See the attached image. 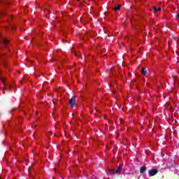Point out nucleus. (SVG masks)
Returning a JSON list of instances; mask_svg holds the SVG:
<instances>
[{
    "label": "nucleus",
    "mask_w": 179,
    "mask_h": 179,
    "mask_svg": "<svg viewBox=\"0 0 179 179\" xmlns=\"http://www.w3.org/2000/svg\"><path fill=\"white\" fill-rule=\"evenodd\" d=\"M150 177H153V176H156L157 173H158L157 169H151L148 171Z\"/></svg>",
    "instance_id": "nucleus-1"
},
{
    "label": "nucleus",
    "mask_w": 179,
    "mask_h": 179,
    "mask_svg": "<svg viewBox=\"0 0 179 179\" xmlns=\"http://www.w3.org/2000/svg\"><path fill=\"white\" fill-rule=\"evenodd\" d=\"M122 170V166H120L116 170L115 169H111L110 173H113V174H115L117 173H120Z\"/></svg>",
    "instance_id": "nucleus-2"
},
{
    "label": "nucleus",
    "mask_w": 179,
    "mask_h": 179,
    "mask_svg": "<svg viewBox=\"0 0 179 179\" xmlns=\"http://www.w3.org/2000/svg\"><path fill=\"white\" fill-rule=\"evenodd\" d=\"M76 103V99H75V97H72L69 101L70 107L73 108V106H75Z\"/></svg>",
    "instance_id": "nucleus-3"
},
{
    "label": "nucleus",
    "mask_w": 179,
    "mask_h": 179,
    "mask_svg": "<svg viewBox=\"0 0 179 179\" xmlns=\"http://www.w3.org/2000/svg\"><path fill=\"white\" fill-rule=\"evenodd\" d=\"M0 41H2L4 45H6V44H8V39L3 38L2 36L1 35H0Z\"/></svg>",
    "instance_id": "nucleus-4"
},
{
    "label": "nucleus",
    "mask_w": 179,
    "mask_h": 179,
    "mask_svg": "<svg viewBox=\"0 0 179 179\" xmlns=\"http://www.w3.org/2000/svg\"><path fill=\"white\" fill-rule=\"evenodd\" d=\"M146 171V166H142L140 169V173H144Z\"/></svg>",
    "instance_id": "nucleus-5"
},
{
    "label": "nucleus",
    "mask_w": 179,
    "mask_h": 179,
    "mask_svg": "<svg viewBox=\"0 0 179 179\" xmlns=\"http://www.w3.org/2000/svg\"><path fill=\"white\" fill-rule=\"evenodd\" d=\"M155 12H160L162 10V8L160 7L158 8H154Z\"/></svg>",
    "instance_id": "nucleus-6"
},
{
    "label": "nucleus",
    "mask_w": 179,
    "mask_h": 179,
    "mask_svg": "<svg viewBox=\"0 0 179 179\" xmlns=\"http://www.w3.org/2000/svg\"><path fill=\"white\" fill-rule=\"evenodd\" d=\"M141 73L142 75H146V73H148V71L145 69H143L141 70Z\"/></svg>",
    "instance_id": "nucleus-7"
},
{
    "label": "nucleus",
    "mask_w": 179,
    "mask_h": 179,
    "mask_svg": "<svg viewBox=\"0 0 179 179\" xmlns=\"http://www.w3.org/2000/svg\"><path fill=\"white\" fill-rule=\"evenodd\" d=\"M114 9H115V10H120V9H121V6H120V5L117 6L115 7Z\"/></svg>",
    "instance_id": "nucleus-8"
},
{
    "label": "nucleus",
    "mask_w": 179,
    "mask_h": 179,
    "mask_svg": "<svg viewBox=\"0 0 179 179\" xmlns=\"http://www.w3.org/2000/svg\"><path fill=\"white\" fill-rule=\"evenodd\" d=\"M165 106H166V107H169V106H170V103L169 102H167Z\"/></svg>",
    "instance_id": "nucleus-9"
},
{
    "label": "nucleus",
    "mask_w": 179,
    "mask_h": 179,
    "mask_svg": "<svg viewBox=\"0 0 179 179\" xmlns=\"http://www.w3.org/2000/svg\"><path fill=\"white\" fill-rule=\"evenodd\" d=\"M2 15H6V13H3Z\"/></svg>",
    "instance_id": "nucleus-10"
},
{
    "label": "nucleus",
    "mask_w": 179,
    "mask_h": 179,
    "mask_svg": "<svg viewBox=\"0 0 179 179\" xmlns=\"http://www.w3.org/2000/svg\"><path fill=\"white\" fill-rule=\"evenodd\" d=\"M4 88H5V89H6V86H4Z\"/></svg>",
    "instance_id": "nucleus-11"
},
{
    "label": "nucleus",
    "mask_w": 179,
    "mask_h": 179,
    "mask_svg": "<svg viewBox=\"0 0 179 179\" xmlns=\"http://www.w3.org/2000/svg\"><path fill=\"white\" fill-rule=\"evenodd\" d=\"M77 1H79V0H77Z\"/></svg>",
    "instance_id": "nucleus-12"
}]
</instances>
